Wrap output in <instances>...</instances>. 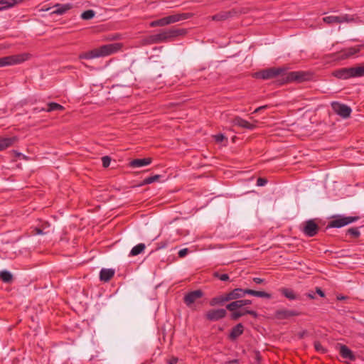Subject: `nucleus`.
I'll use <instances>...</instances> for the list:
<instances>
[{
    "label": "nucleus",
    "instance_id": "9",
    "mask_svg": "<svg viewBox=\"0 0 364 364\" xmlns=\"http://www.w3.org/2000/svg\"><path fill=\"white\" fill-rule=\"evenodd\" d=\"M284 75H286L285 82H303L309 79V75L303 71L285 73Z\"/></svg>",
    "mask_w": 364,
    "mask_h": 364
},
{
    "label": "nucleus",
    "instance_id": "2",
    "mask_svg": "<svg viewBox=\"0 0 364 364\" xmlns=\"http://www.w3.org/2000/svg\"><path fill=\"white\" fill-rule=\"evenodd\" d=\"M286 72L287 68H285L272 67L256 72L254 73L253 77L257 79L270 80L277 76H284Z\"/></svg>",
    "mask_w": 364,
    "mask_h": 364
},
{
    "label": "nucleus",
    "instance_id": "50",
    "mask_svg": "<svg viewBox=\"0 0 364 364\" xmlns=\"http://www.w3.org/2000/svg\"><path fill=\"white\" fill-rule=\"evenodd\" d=\"M178 361V358L173 357L168 360V364H176Z\"/></svg>",
    "mask_w": 364,
    "mask_h": 364
},
{
    "label": "nucleus",
    "instance_id": "27",
    "mask_svg": "<svg viewBox=\"0 0 364 364\" xmlns=\"http://www.w3.org/2000/svg\"><path fill=\"white\" fill-rule=\"evenodd\" d=\"M23 0H0V9L1 11L14 6Z\"/></svg>",
    "mask_w": 364,
    "mask_h": 364
},
{
    "label": "nucleus",
    "instance_id": "29",
    "mask_svg": "<svg viewBox=\"0 0 364 364\" xmlns=\"http://www.w3.org/2000/svg\"><path fill=\"white\" fill-rule=\"evenodd\" d=\"M282 294L289 300H296L299 299V296L295 294V292L288 288H283L281 289Z\"/></svg>",
    "mask_w": 364,
    "mask_h": 364
},
{
    "label": "nucleus",
    "instance_id": "7",
    "mask_svg": "<svg viewBox=\"0 0 364 364\" xmlns=\"http://www.w3.org/2000/svg\"><path fill=\"white\" fill-rule=\"evenodd\" d=\"M331 107L335 113L344 119L349 117L352 112L349 106L338 102H332Z\"/></svg>",
    "mask_w": 364,
    "mask_h": 364
},
{
    "label": "nucleus",
    "instance_id": "24",
    "mask_svg": "<svg viewBox=\"0 0 364 364\" xmlns=\"http://www.w3.org/2000/svg\"><path fill=\"white\" fill-rule=\"evenodd\" d=\"M244 331V327L242 323H238L235 326H234L230 333V338L232 340H235L238 338L240 335L242 334Z\"/></svg>",
    "mask_w": 364,
    "mask_h": 364
},
{
    "label": "nucleus",
    "instance_id": "55",
    "mask_svg": "<svg viewBox=\"0 0 364 364\" xmlns=\"http://www.w3.org/2000/svg\"><path fill=\"white\" fill-rule=\"evenodd\" d=\"M16 154H17V156H23V155L22 154H21V153H17Z\"/></svg>",
    "mask_w": 364,
    "mask_h": 364
},
{
    "label": "nucleus",
    "instance_id": "10",
    "mask_svg": "<svg viewBox=\"0 0 364 364\" xmlns=\"http://www.w3.org/2000/svg\"><path fill=\"white\" fill-rule=\"evenodd\" d=\"M227 315V311L224 309H210L205 314V318L210 321H217Z\"/></svg>",
    "mask_w": 364,
    "mask_h": 364
},
{
    "label": "nucleus",
    "instance_id": "15",
    "mask_svg": "<svg viewBox=\"0 0 364 364\" xmlns=\"http://www.w3.org/2000/svg\"><path fill=\"white\" fill-rule=\"evenodd\" d=\"M339 353L341 357L344 359H348L351 361L355 360V355L353 351L345 345L339 346Z\"/></svg>",
    "mask_w": 364,
    "mask_h": 364
},
{
    "label": "nucleus",
    "instance_id": "13",
    "mask_svg": "<svg viewBox=\"0 0 364 364\" xmlns=\"http://www.w3.org/2000/svg\"><path fill=\"white\" fill-rule=\"evenodd\" d=\"M333 75L338 79L347 80L353 77L350 68H343L333 72Z\"/></svg>",
    "mask_w": 364,
    "mask_h": 364
},
{
    "label": "nucleus",
    "instance_id": "17",
    "mask_svg": "<svg viewBox=\"0 0 364 364\" xmlns=\"http://www.w3.org/2000/svg\"><path fill=\"white\" fill-rule=\"evenodd\" d=\"M246 295L245 289L236 288L231 291L226 293L228 301L235 300L243 298Z\"/></svg>",
    "mask_w": 364,
    "mask_h": 364
},
{
    "label": "nucleus",
    "instance_id": "49",
    "mask_svg": "<svg viewBox=\"0 0 364 364\" xmlns=\"http://www.w3.org/2000/svg\"><path fill=\"white\" fill-rule=\"evenodd\" d=\"M264 279H261V278H259V277H255L253 278V282L257 284H262L264 282Z\"/></svg>",
    "mask_w": 364,
    "mask_h": 364
},
{
    "label": "nucleus",
    "instance_id": "45",
    "mask_svg": "<svg viewBox=\"0 0 364 364\" xmlns=\"http://www.w3.org/2000/svg\"><path fill=\"white\" fill-rule=\"evenodd\" d=\"M188 252V248H183L178 252L179 257H184Z\"/></svg>",
    "mask_w": 364,
    "mask_h": 364
},
{
    "label": "nucleus",
    "instance_id": "1",
    "mask_svg": "<svg viewBox=\"0 0 364 364\" xmlns=\"http://www.w3.org/2000/svg\"><path fill=\"white\" fill-rule=\"evenodd\" d=\"M121 48L119 43H110L95 48L90 51L82 53L79 55L80 59H93L110 55Z\"/></svg>",
    "mask_w": 364,
    "mask_h": 364
},
{
    "label": "nucleus",
    "instance_id": "46",
    "mask_svg": "<svg viewBox=\"0 0 364 364\" xmlns=\"http://www.w3.org/2000/svg\"><path fill=\"white\" fill-rule=\"evenodd\" d=\"M316 293L318 294L321 297L325 296V293L320 287L316 288Z\"/></svg>",
    "mask_w": 364,
    "mask_h": 364
},
{
    "label": "nucleus",
    "instance_id": "11",
    "mask_svg": "<svg viewBox=\"0 0 364 364\" xmlns=\"http://www.w3.org/2000/svg\"><path fill=\"white\" fill-rule=\"evenodd\" d=\"M300 312L296 310H289L287 309H278L274 313V317L279 320L288 319L293 316H299Z\"/></svg>",
    "mask_w": 364,
    "mask_h": 364
},
{
    "label": "nucleus",
    "instance_id": "39",
    "mask_svg": "<svg viewBox=\"0 0 364 364\" xmlns=\"http://www.w3.org/2000/svg\"><path fill=\"white\" fill-rule=\"evenodd\" d=\"M146 41L147 43L149 44H156V43H159L158 42V39H157V36H156V34H154V35H151L149 36H148L146 39Z\"/></svg>",
    "mask_w": 364,
    "mask_h": 364
},
{
    "label": "nucleus",
    "instance_id": "28",
    "mask_svg": "<svg viewBox=\"0 0 364 364\" xmlns=\"http://www.w3.org/2000/svg\"><path fill=\"white\" fill-rule=\"evenodd\" d=\"M229 301L226 294L213 298L210 301L212 306L223 304L225 302Z\"/></svg>",
    "mask_w": 364,
    "mask_h": 364
},
{
    "label": "nucleus",
    "instance_id": "54",
    "mask_svg": "<svg viewBox=\"0 0 364 364\" xmlns=\"http://www.w3.org/2000/svg\"><path fill=\"white\" fill-rule=\"evenodd\" d=\"M35 232H36V234L37 235H43L44 234L42 231V230H41L40 228H36L35 229Z\"/></svg>",
    "mask_w": 364,
    "mask_h": 364
},
{
    "label": "nucleus",
    "instance_id": "19",
    "mask_svg": "<svg viewBox=\"0 0 364 364\" xmlns=\"http://www.w3.org/2000/svg\"><path fill=\"white\" fill-rule=\"evenodd\" d=\"M232 123L234 125L245 128L250 130H252L256 127L255 124L250 123L249 122L242 119L240 117H235L232 120Z\"/></svg>",
    "mask_w": 364,
    "mask_h": 364
},
{
    "label": "nucleus",
    "instance_id": "26",
    "mask_svg": "<svg viewBox=\"0 0 364 364\" xmlns=\"http://www.w3.org/2000/svg\"><path fill=\"white\" fill-rule=\"evenodd\" d=\"M246 294H250L257 297H262L266 299H271L272 295L263 291H255L250 289H245Z\"/></svg>",
    "mask_w": 364,
    "mask_h": 364
},
{
    "label": "nucleus",
    "instance_id": "56",
    "mask_svg": "<svg viewBox=\"0 0 364 364\" xmlns=\"http://www.w3.org/2000/svg\"><path fill=\"white\" fill-rule=\"evenodd\" d=\"M159 247H160V248L165 247V245H164V244H162V245H161Z\"/></svg>",
    "mask_w": 364,
    "mask_h": 364
},
{
    "label": "nucleus",
    "instance_id": "43",
    "mask_svg": "<svg viewBox=\"0 0 364 364\" xmlns=\"http://www.w3.org/2000/svg\"><path fill=\"white\" fill-rule=\"evenodd\" d=\"M267 183V180L264 178H259L257 180V186H263Z\"/></svg>",
    "mask_w": 364,
    "mask_h": 364
},
{
    "label": "nucleus",
    "instance_id": "12",
    "mask_svg": "<svg viewBox=\"0 0 364 364\" xmlns=\"http://www.w3.org/2000/svg\"><path fill=\"white\" fill-rule=\"evenodd\" d=\"M203 296V292L200 290H194L188 292L185 295L183 301L187 306L191 307V306L198 299H200Z\"/></svg>",
    "mask_w": 364,
    "mask_h": 364
},
{
    "label": "nucleus",
    "instance_id": "57",
    "mask_svg": "<svg viewBox=\"0 0 364 364\" xmlns=\"http://www.w3.org/2000/svg\"><path fill=\"white\" fill-rule=\"evenodd\" d=\"M338 299H344V297H343V296H342V297H338Z\"/></svg>",
    "mask_w": 364,
    "mask_h": 364
},
{
    "label": "nucleus",
    "instance_id": "3",
    "mask_svg": "<svg viewBox=\"0 0 364 364\" xmlns=\"http://www.w3.org/2000/svg\"><path fill=\"white\" fill-rule=\"evenodd\" d=\"M186 33V30L183 28H170L162 30L159 33H156L158 39V42L162 43L171 41L174 38L183 36Z\"/></svg>",
    "mask_w": 364,
    "mask_h": 364
},
{
    "label": "nucleus",
    "instance_id": "34",
    "mask_svg": "<svg viewBox=\"0 0 364 364\" xmlns=\"http://www.w3.org/2000/svg\"><path fill=\"white\" fill-rule=\"evenodd\" d=\"M241 307H242L241 300L232 301L226 306V309L230 311H234Z\"/></svg>",
    "mask_w": 364,
    "mask_h": 364
},
{
    "label": "nucleus",
    "instance_id": "41",
    "mask_svg": "<svg viewBox=\"0 0 364 364\" xmlns=\"http://www.w3.org/2000/svg\"><path fill=\"white\" fill-rule=\"evenodd\" d=\"M102 166L107 168L110 165L111 158L108 156H105L102 158Z\"/></svg>",
    "mask_w": 364,
    "mask_h": 364
},
{
    "label": "nucleus",
    "instance_id": "18",
    "mask_svg": "<svg viewBox=\"0 0 364 364\" xmlns=\"http://www.w3.org/2000/svg\"><path fill=\"white\" fill-rule=\"evenodd\" d=\"M360 50V46L358 47H350L346 49H343L341 51L338 58L341 59H346L353 56V55L358 53Z\"/></svg>",
    "mask_w": 364,
    "mask_h": 364
},
{
    "label": "nucleus",
    "instance_id": "35",
    "mask_svg": "<svg viewBox=\"0 0 364 364\" xmlns=\"http://www.w3.org/2000/svg\"><path fill=\"white\" fill-rule=\"evenodd\" d=\"M95 16V12L93 10H87L82 13L80 17L83 20H90Z\"/></svg>",
    "mask_w": 364,
    "mask_h": 364
},
{
    "label": "nucleus",
    "instance_id": "16",
    "mask_svg": "<svg viewBox=\"0 0 364 364\" xmlns=\"http://www.w3.org/2000/svg\"><path fill=\"white\" fill-rule=\"evenodd\" d=\"M192 14L189 13L176 14L166 16L168 24L174 23L183 20H186L191 17Z\"/></svg>",
    "mask_w": 364,
    "mask_h": 364
},
{
    "label": "nucleus",
    "instance_id": "53",
    "mask_svg": "<svg viewBox=\"0 0 364 364\" xmlns=\"http://www.w3.org/2000/svg\"><path fill=\"white\" fill-rule=\"evenodd\" d=\"M227 363H228V364H237V363H238V360L237 359L231 360L228 361Z\"/></svg>",
    "mask_w": 364,
    "mask_h": 364
},
{
    "label": "nucleus",
    "instance_id": "14",
    "mask_svg": "<svg viewBox=\"0 0 364 364\" xmlns=\"http://www.w3.org/2000/svg\"><path fill=\"white\" fill-rule=\"evenodd\" d=\"M55 10H53L51 14L56 15H63L65 14L68 11L70 10L73 8V5L70 3L68 4H56L53 6Z\"/></svg>",
    "mask_w": 364,
    "mask_h": 364
},
{
    "label": "nucleus",
    "instance_id": "8",
    "mask_svg": "<svg viewBox=\"0 0 364 364\" xmlns=\"http://www.w3.org/2000/svg\"><path fill=\"white\" fill-rule=\"evenodd\" d=\"M319 226L314 220H308L303 224L302 232L307 237H314L317 235Z\"/></svg>",
    "mask_w": 364,
    "mask_h": 364
},
{
    "label": "nucleus",
    "instance_id": "4",
    "mask_svg": "<svg viewBox=\"0 0 364 364\" xmlns=\"http://www.w3.org/2000/svg\"><path fill=\"white\" fill-rule=\"evenodd\" d=\"M30 57L29 53H23L0 58V67L20 64L28 60Z\"/></svg>",
    "mask_w": 364,
    "mask_h": 364
},
{
    "label": "nucleus",
    "instance_id": "5",
    "mask_svg": "<svg viewBox=\"0 0 364 364\" xmlns=\"http://www.w3.org/2000/svg\"><path fill=\"white\" fill-rule=\"evenodd\" d=\"M358 216L338 215L333 218L327 225V228H341L348 224L355 223L359 220Z\"/></svg>",
    "mask_w": 364,
    "mask_h": 364
},
{
    "label": "nucleus",
    "instance_id": "44",
    "mask_svg": "<svg viewBox=\"0 0 364 364\" xmlns=\"http://www.w3.org/2000/svg\"><path fill=\"white\" fill-rule=\"evenodd\" d=\"M214 138H215V141L220 143L224 140L225 136L223 134H218L215 135Z\"/></svg>",
    "mask_w": 364,
    "mask_h": 364
},
{
    "label": "nucleus",
    "instance_id": "22",
    "mask_svg": "<svg viewBox=\"0 0 364 364\" xmlns=\"http://www.w3.org/2000/svg\"><path fill=\"white\" fill-rule=\"evenodd\" d=\"M115 271L113 269L103 268L100 272V279L102 282H109L114 275Z\"/></svg>",
    "mask_w": 364,
    "mask_h": 364
},
{
    "label": "nucleus",
    "instance_id": "48",
    "mask_svg": "<svg viewBox=\"0 0 364 364\" xmlns=\"http://www.w3.org/2000/svg\"><path fill=\"white\" fill-rule=\"evenodd\" d=\"M241 302L242 306L250 305L252 304V301L249 299H242Z\"/></svg>",
    "mask_w": 364,
    "mask_h": 364
},
{
    "label": "nucleus",
    "instance_id": "33",
    "mask_svg": "<svg viewBox=\"0 0 364 364\" xmlns=\"http://www.w3.org/2000/svg\"><path fill=\"white\" fill-rule=\"evenodd\" d=\"M169 25L168 21L167 20V17H164L158 20L153 21L150 23L151 27H156V26H165Z\"/></svg>",
    "mask_w": 364,
    "mask_h": 364
},
{
    "label": "nucleus",
    "instance_id": "40",
    "mask_svg": "<svg viewBox=\"0 0 364 364\" xmlns=\"http://www.w3.org/2000/svg\"><path fill=\"white\" fill-rule=\"evenodd\" d=\"M214 277L223 282L228 281L229 279V276L228 274H220L218 272H215Z\"/></svg>",
    "mask_w": 364,
    "mask_h": 364
},
{
    "label": "nucleus",
    "instance_id": "42",
    "mask_svg": "<svg viewBox=\"0 0 364 364\" xmlns=\"http://www.w3.org/2000/svg\"><path fill=\"white\" fill-rule=\"evenodd\" d=\"M245 315V311L244 312H240V311H233V313L231 314V318L233 320H237L238 318H240V317H242V316Z\"/></svg>",
    "mask_w": 364,
    "mask_h": 364
},
{
    "label": "nucleus",
    "instance_id": "36",
    "mask_svg": "<svg viewBox=\"0 0 364 364\" xmlns=\"http://www.w3.org/2000/svg\"><path fill=\"white\" fill-rule=\"evenodd\" d=\"M161 177V175H154V176H150V177H147V178H145L144 180H143V184L144 185H146V184H151L154 182H156V181H158L159 179Z\"/></svg>",
    "mask_w": 364,
    "mask_h": 364
},
{
    "label": "nucleus",
    "instance_id": "23",
    "mask_svg": "<svg viewBox=\"0 0 364 364\" xmlns=\"http://www.w3.org/2000/svg\"><path fill=\"white\" fill-rule=\"evenodd\" d=\"M16 141V137H0V151L12 146Z\"/></svg>",
    "mask_w": 364,
    "mask_h": 364
},
{
    "label": "nucleus",
    "instance_id": "58",
    "mask_svg": "<svg viewBox=\"0 0 364 364\" xmlns=\"http://www.w3.org/2000/svg\"><path fill=\"white\" fill-rule=\"evenodd\" d=\"M362 338L364 339V334L362 335Z\"/></svg>",
    "mask_w": 364,
    "mask_h": 364
},
{
    "label": "nucleus",
    "instance_id": "25",
    "mask_svg": "<svg viewBox=\"0 0 364 364\" xmlns=\"http://www.w3.org/2000/svg\"><path fill=\"white\" fill-rule=\"evenodd\" d=\"M64 110V107L61 105L58 104L56 102H49L47 105V108H41L40 111H44L47 112H51L53 111H63Z\"/></svg>",
    "mask_w": 364,
    "mask_h": 364
},
{
    "label": "nucleus",
    "instance_id": "30",
    "mask_svg": "<svg viewBox=\"0 0 364 364\" xmlns=\"http://www.w3.org/2000/svg\"><path fill=\"white\" fill-rule=\"evenodd\" d=\"M145 247H146V246L144 243H139V244L135 245L131 250L129 255L130 256H136V255H139L140 253H141L144 250Z\"/></svg>",
    "mask_w": 364,
    "mask_h": 364
},
{
    "label": "nucleus",
    "instance_id": "47",
    "mask_svg": "<svg viewBox=\"0 0 364 364\" xmlns=\"http://www.w3.org/2000/svg\"><path fill=\"white\" fill-rule=\"evenodd\" d=\"M245 314H249V315H251L254 317H257V314L256 311H253V310H246L245 311Z\"/></svg>",
    "mask_w": 364,
    "mask_h": 364
},
{
    "label": "nucleus",
    "instance_id": "20",
    "mask_svg": "<svg viewBox=\"0 0 364 364\" xmlns=\"http://www.w3.org/2000/svg\"><path fill=\"white\" fill-rule=\"evenodd\" d=\"M236 14V11L234 10L228 11H221L215 15L211 16V19L213 21H225L228 19L229 18L233 16Z\"/></svg>",
    "mask_w": 364,
    "mask_h": 364
},
{
    "label": "nucleus",
    "instance_id": "31",
    "mask_svg": "<svg viewBox=\"0 0 364 364\" xmlns=\"http://www.w3.org/2000/svg\"><path fill=\"white\" fill-rule=\"evenodd\" d=\"M353 77H359L364 76V65L358 67H351Z\"/></svg>",
    "mask_w": 364,
    "mask_h": 364
},
{
    "label": "nucleus",
    "instance_id": "6",
    "mask_svg": "<svg viewBox=\"0 0 364 364\" xmlns=\"http://www.w3.org/2000/svg\"><path fill=\"white\" fill-rule=\"evenodd\" d=\"M323 22L328 24L350 23L354 21L353 16L342 14L341 16H328L323 18Z\"/></svg>",
    "mask_w": 364,
    "mask_h": 364
},
{
    "label": "nucleus",
    "instance_id": "38",
    "mask_svg": "<svg viewBox=\"0 0 364 364\" xmlns=\"http://www.w3.org/2000/svg\"><path fill=\"white\" fill-rule=\"evenodd\" d=\"M314 348L315 350L318 353H325L326 352V349L318 341L314 342Z\"/></svg>",
    "mask_w": 364,
    "mask_h": 364
},
{
    "label": "nucleus",
    "instance_id": "52",
    "mask_svg": "<svg viewBox=\"0 0 364 364\" xmlns=\"http://www.w3.org/2000/svg\"><path fill=\"white\" fill-rule=\"evenodd\" d=\"M306 296L311 299H315V293L313 291L307 293Z\"/></svg>",
    "mask_w": 364,
    "mask_h": 364
},
{
    "label": "nucleus",
    "instance_id": "51",
    "mask_svg": "<svg viewBox=\"0 0 364 364\" xmlns=\"http://www.w3.org/2000/svg\"><path fill=\"white\" fill-rule=\"evenodd\" d=\"M267 107H268L267 105L260 106V107H257V109H255V110L254 111V113H257L259 111L267 108Z\"/></svg>",
    "mask_w": 364,
    "mask_h": 364
},
{
    "label": "nucleus",
    "instance_id": "32",
    "mask_svg": "<svg viewBox=\"0 0 364 364\" xmlns=\"http://www.w3.org/2000/svg\"><path fill=\"white\" fill-rule=\"evenodd\" d=\"M0 279L5 283H10L13 280V275L10 272L3 270L0 272Z\"/></svg>",
    "mask_w": 364,
    "mask_h": 364
},
{
    "label": "nucleus",
    "instance_id": "37",
    "mask_svg": "<svg viewBox=\"0 0 364 364\" xmlns=\"http://www.w3.org/2000/svg\"><path fill=\"white\" fill-rule=\"evenodd\" d=\"M347 234L350 235L354 238H357L360 236V232L358 228H350L347 230Z\"/></svg>",
    "mask_w": 364,
    "mask_h": 364
},
{
    "label": "nucleus",
    "instance_id": "21",
    "mask_svg": "<svg viewBox=\"0 0 364 364\" xmlns=\"http://www.w3.org/2000/svg\"><path fill=\"white\" fill-rule=\"evenodd\" d=\"M151 163L150 158L136 159L129 162V166L132 168H140L149 165Z\"/></svg>",
    "mask_w": 364,
    "mask_h": 364
}]
</instances>
